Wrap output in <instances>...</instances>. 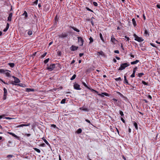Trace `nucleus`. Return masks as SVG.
Wrapping results in <instances>:
<instances>
[{"label":"nucleus","mask_w":160,"mask_h":160,"mask_svg":"<svg viewBox=\"0 0 160 160\" xmlns=\"http://www.w3.org/2000/svg\"><path fill=\"white\" fill-rule=\"evenodd\" d=\"M78 48V47L74 45H72L70 48V49L72 51H75L77 50Z\"/></svg>","instance_id":"nucleus-5"},{"label":"nucleus","mask_w":160,"mask_h":160,"mask_svg":"<svg viewBox=\"0 0 160 160\" xmlns=\"http://www.w3.org/2000/svg\"><path fill=\"white\" fill-rule=\"evenodd\" d=\"M144 34L146 35H148V36H149V34H148V31L146 30H145V31Z\"/></svg>","instance_id":"nucleus-40"},{"label":"nucleus","mask_w":160,"mask_h":160,"mask_svg":"<svg viewBox=\"0 0 160 160\" xmlns=\"http://www.w3.org/2000/svg\"><path fill=\"white\" fill-rule=\"evenodd\" d=\"M12 156H12V155H8L7 156V158H10H10H12Z\"/></svg>","instance_id":"nucleus-51"},{"label":"nucleus","mask_w":160,"mask_h":160,"mask_svg":"<svg viewBox=\"0 0 160 160\" xmlns=\"http://www.w3.org/2000/svg\"><path fill=\"white\" fill-rule=\"evenodd\" d=\"M33 149H34L35 151H36V152H38V153H40V152H41L40 150L39 149H38V148H33Z\"/></svg>","instance_id":"nucleus-23"},{"label":"nucleus","mask_w":160,"mask_h":160,"mask_svg":"<svg viewBox=\"0 0 160 160\" xmlns=\"http://www.w3.org/2000/svg\"><path fill=\"white\" fill-rule=\"evenodd\" d=\"M112 100L115 102H117L118 100L116 99L115 98H113L112 99Z\"/></svg>","instance_id":"nucleus-64"},{"label":"nucleus","mask_w":160,"mask_h":160,"mask_svg":"<svg viewBox=\"0 0 160 160\" xmlns=\"http://www.w3.org/2000/svg\"><path fill=\"white\" fill-rule=\"evenodd\" d=\"M9 24L8 23H7V26L6 27L4 30L3 31L4 32H5L7 31V30L9 28Z\"/></svg>","instance_id":"nucleus-14"},{"label":"nucleus","mask_w":160,"mask_h":160,"mask_svg":"<svg viewBox=\"0 0 160 160\" xmlns=\"http://www.w3.org/2000/svg\"><path fill=\"white\" fill-rule=\"evenodd\" d=\"M14 83H18L20 82V80L18 78H16L14 79Z\"/></svg>","instance_id":"nucleus-17"},{"label":"nucleus","mask_w":160,"mask_h":160,"mask_svg":"<svg viewBox=\"0 0 160 160\" xmlns=\"http://www.w3.org/2000/svg\"><path fill=\"white\" fill-rule=\"evenodd\" d=\"M6 76L8 77H10V74L8 72H6L5 73Z\"/></svg>","instance_id":"nucleus-38"},{"label":"nucleus","mask_w":160,"mask_h":160,"mask_svg":"<svg viewBox=\"0 0 160 160\" xmlns=\"http://www.w3.org/2000/svg\"><path fill=\"white\" fill-rule=\"evenodd\" d=\"M130 64L128 63H125L121 64L120 67L118 69L119 70H122L124 69L126 67L129 66Z\"/></svg>","instance_id":"nucleus-1"},{"label":"nucleus","mask_w":160,"mask_h":160,"mask_svg":"<svg viewBox=\"0 0 160 160\" xmlns=\"http://www.w3.org/2000/svg\"><path fill=\"white\" fill-rule=\"evenodd\" d=\"M27 91L28 92L34 91V90L33 89L27 88Z\"/></svg>","instance_id":"nucleus-27"},{"label":"nucleus","mask_w":160,"mask_h":160,"mask_svg":"<svg viewBox=\"0 0 160 160\" xmlns=\"http://www.w3.org/2000/svg\"><path fill=\"white\" fill-rule=\"evenodd\" d=\"M83 55V53H80L79 54V56L80 57H82Z\"/></svg>","instance_id":"nucleus-54"},{"label":"nucleus","mask_w":160,"mask_h":160,"mask_svg":"<svg viewBox=\"0 0 160 160\" xmlns=\"http://www.w3.org/2000/svg\"><path fill=\"white\" fill-rule=\"evenodd\" d=\"M42 139L44 141V142L48 146H50V145L48 143V142L47 141V140L45 139L44 137H43L42 138Z\"/></svg>","instance_id":"nucleus-16"},{"label":"nucleus","mask_w":160,"mask_h":160,"mask_svg":"<svg viewBox=\"0 0 160 160\" xmlns=\"http://www.w3.org/2000/svg\"><path fill=\"white\" fill-rule=\"evenodd\" d=\"M68 36V34L66 33H62L61 35L58 36L59 38H64L67 37Z\"/></svg>","instance_id":"nucleus-7"},{"label":"nucleus","mask_w":160,"mask_h":160,"mask_svg":"<svg viewBox=\"0 0 160 160\" xmlns=\"http://www.w3.org/2000/svg\"><path fill=\"white\" fill-rule=\"evenodd\" d=\"M111 40L112 42L113 43H115V41H117L113 35L111 36Z\"/></svg>","instance_id":"nucleus-13"},{"label":"nucleus","mask_w":160,"mask_h":160,"mask_svg":"<svg viewBox=\"0 0 160 160\" xmlns=\"http://www.w3.org/2000/svg\"><path fill=\"white\" fill-rule=\"evenodd\" d=\"M55 64H51L47 67V69L48 70L50 71H51L55 68Z\"/></svg>","instance_id":"nucleus-3"},{"label":"nucleus","mask_w":160,"mask_h":160,"mask_svg":"<svg viewBox=\"0 0 160 160\" xmlns=\"http://www.w3.org/2000/svg\"><path fill=\"white\" fill-rule=\"evenodd\" d=\"M5 118L7 119H12V118H11L8 117H5Z\"/></svg>","instance_id":"nucleus-55"},{"label":"nucleus","mask_w":160,"mask_h":160,"mask_svg":"<svg viewBox=\"0 0 160 160\" xmlns=\"http://www.w3.org/2000/svg\"><path fill=\"white\" fill-rule=\"evenodd\" d=\"M76 74H74L72 76V77L70 78V80H74L76 77Z\"/></svg>","instance_id":"nucleus-25"},{"label":"nucleus","mask_w":160,"mask_h":160,"mask_svg":"<svg viewBox=\"0 0 160 160\" xmlns=\"http://www.w3.org/2000/svg\"><path fill=\"white\" fill-rule=\"evenodd\" d=\"M121 120L123 122L125 123V120H124L123 119V118H121Z\"/></svg>","instance_id":"nucleus-60"},{"label":"nucleus","mask_w":160,"mask_h":160,"mask_svg":"<svg viewBox=\"0 0 160 160\" xmlns=\"http://www.w3.org/2000/svg\"><path fill=\"white\" fill-rule=\"evenodd\" d=\"M4 93H7V90L5 88H4Z\"/></svg>","instance_id":"nucleus-44"},{"label":"nucleus","mask_w":160,"mask_h":160,"mask_svg":"<svg viewBox=\"0 0 160 160\" xmlns=\"http://www.w3.org/2000/svg\"><path fill=\"white\" fill-rule=\"evenodd\" d=\"M78 42L79 43V45L81 46H82L84 42L83 40L81 37H78Z\"/></svg>","instance_id":"nucleus-4"},{"label":"nucleus","mask_w":160,"mask_h":160,"mask_svg":"<svg viewBox=\"0 0 160 160\" xmlns=\"http://www.w3.org/2000/svg\"><path fill=\"white\" fill-rule=\"evenodd\" d=\"M47 54V52H45L43 55H42V56H41V57L42 58H43L44 57H45L46 55Z\"/></svg>","instance_id":"nucleus-33"},{"label":"nucleus","mask_w":160,"mask_h":160,"mask_svg":"<svg viewBox=\"0 0 160 160\" xmlns=\"http://www.w3.org/2000/svg\"><path fill=\"white\" fill-rule=\"evenodd\" d=\"M12 13H11L9 14V16L8 18V21L10 22L12 20Z\"/></svg>","instance_id":"nucleus-9"},{"label":"nucleus","mask_w":160,"mask_h":160,"mask_svg":"<svg viewBox=\"0 0 160 160\" xmlns=\"http://www.w3.org/2000/svg\"><path fill=\"white\" fill-rule=\"evenodd\" d=\"M93 5L95 6H98V3L97 2H93Z\"/></svg>","instance_id":"nucleus-45"},{"label":"nucleus","mask_w":160,"mask_h":160,"mask_svg":"<svg viewBox=\"0 0 160 160\" xmlns=\"http://www.w3.org/2000/svg\"><path fill=\"white\" fill-rule=\"evenodd\" d=\"M31 125L30 123H28L27 124H22L17 126V128H19L20 127H22L23 126H29Z\"/></svg>","instance_id":"nucleus-8"},{"label":"nucleus","mask_w":160,"mask_h":160,"mask_svg":"<svg viewBox=\"0 0 160 160\" xmlns=\"http://www.w3.org/2000/svg\"><path fill=\"white\" fill-rule=\"evenodd\" d=\"M7 93H4L3 98L4 100L6 99L7 98Z\"/></svg>","instance_id":"nucleus-28"},{"label":"nucleus","mask_w":160,"mask_h":160,"mask_svg":"<svg viewBox=\"0 0 160 160\" xmlns=\"http://www.w3.org/2000/svg\"><path fill=\"white\" fill-rule=\"evenodd\" d=\"M23 15H24L26 18H27L28 17V14L26 11H24V12L23 14Z\"/></svg>","instance_id":"nucleus-30"},{"label":"nucleus","mask_w":160,"mask_h":160,"mask_svg":"<svg viewBox=\"0 0 160 160\" xmlns=\"http://www.w3.org/2000/svg\"><path fill=\"white\" fill-rule=\"evenodd\" d=\"M79 109L81 110L84 111H89V110L87 108H83V107H81L79 108Z\"/></svg>","instance_id":"nucleus-20"},{"label":"nucleus","mask_w":160,"mask_h":160,"mask_svg":"<svg viewBox=\"0 0 160 160\" xmlns=\"http://www.w3.org/2000/svg\"><path fill=\"white\" fill-rule=\"evenodd\" d=\"M99 35H100V38L102 40V41L103 42H104V39L103 38L102 35V34L101 33H100V34H99Z\"/></svg>","instance_id":"nucleus-26"},{"label":"nucleus","mask_w":160,"mask_h":160,"mask_svg":"<svg viewBox=\"0 0 160 160\" xmlns=\"http://www.w3.org/2000/svg\"><path fill=\"white\" fill-rule=\"evenodd\" d=\"M88 89L90 90L92 92H96V93H98V92H97V91H96V90L92 89V88H89H89H88Z\"/></svg>","instance_id":"nucleus-41"},{"label":"nucleus","mask_w":160,"mask_h":160,"mask_svg":"<svg viewBox=\"0 0 160 160\" xmlns=\"http://www.w3.org/2000/svg\"><path fill=\"white\" fill-rule=\"evenodd\" d=\"M85 121L86 122H87L89 123L90 124H92L91 123V122H90V121L89 120H88L87 119H85Z\"/></svg>","instance_id":"nucleus-49"},{"label":"nucleus","mask_w":160,"mask_h":160,"mask_svg":"<svg viewBox=\"0 0 160 160\" xmlns=\"http://www.w3.org/2000/svg\"><path fill=\"white\" fill-rule=\"evenodd\" d=\"M82 132V130L81 128L78 129L77 131V133L79 134L81 133Z\"/></svg>","instance_id":"nucleus-24"},{"label":"nucleus","mask_w":160,"mask_h":160,"mask_svg":"<svg viewBox=\"0 0 160 160\" xmlns=\"http://www.w3.org/2000/svg\"><path fill=\"white\" fill-rule=\"evenodd\" d=\"M124 83L127 84L129 85V83L127 79L126 75H124Z\"/></svg>","instance_id":"nucleus-12"},{"label":"nucleus","mask_w":160,"mask_h":160,"mask_svg":"<svg viewBox=\"0 0 160 160\" xmlns=\"http://www.w3.org/2000/svg\"><path fill=\"white\" fill-rule=\"evenodd\" d=\"M115 80L116 81H121L122 80V79H121V78L120 77H119L118 78H115Z\"/></svg>","instance_id":"nucleus-42"},{"label":"nucleus","mask_w":160,"mask_h":160,"mask_svg":"<svg viewBox=\"0 0 160 160\" xmlns=\"http://www.w3.org/2000/svg\"><path fill=\"white\" fill-rule=\"evenodd\" d=\"M26 135L28 137H29L31 135L30 134H26Z\"/></svg>","instance_id":"nucleus-62"},{"label":"nucleus","mask_w":160,"mask_h":160,"mask_svg":"<svg viewBox=\"0 0 160 160\" xmlns=\"http://www.w3.org/2000/svg\"><path fill=\"white\" fill-rule=\"evenodd\" d=\"M83 84V85L85 87H86V88H89V87H88L87 85V84H86V83L84 82H82Z\"/></svg>","instance_id":"nucleus-36"},{"label":"nucleus","mask_w":160,"mask_h":160,"mask_svg":"<svg viewBox=\"0 0 160 160\" xmlns=\"http://www.w3.org/2000/svg\"><path fill=\"white\" fill-rule=\"evenodd\" d=\"M14 82L12 81V82L11 83H11V84H12L13 85H17V84H15L14 83Z\"/></svg>","instance_id":"nucleus-58"},{"label":"nucleus","mask_w":160,"mask_h":160,"mask_svg":"<svg viewBox=\"0 0 160 160\" xmlns=\"http://www.w3.org/2000/svg\"><path fill=\"white\" fill-rule=\"evenodd\" d=\"M74 88L77 90H80V86L78 84L75 83L73 85Z\"/></svg>","instance_id":"nucleus-6"},{"label":"nucleus","mask_w":160,"mask_h":160,"mask_svg":"<svg viewBox=\"0 0 160 160\" xmlns=\"http://www.w3.org/2000/svg\"><path fill=\"white\" fill-rule=\"evenodd\" d=\"M8 133H9V134L12 135L13 136L15 137L16 138H17L18 139L19 138V137H18L15 134H14L12 132H8Z\"/></svg>","instance_id":"nucleus-11"},{"label":"nucleus","mask_w":160,"mask_h":160,"mask_svg":"<svg viewBox=\"0 0 160 160\" xmlns=\"http://www.w3.org/2000/svg\"><path fill=\"white\" fill-rule=\"evenodd\" d=\"M114 52L115 53H119V51L118 50H115L114 51Z\"/></svg>","instance_id":"nucleus-50"},{"label":"nucleus","mask_w":160,"mask_h":160,"mask_svg":"<svg viewBox=\"0 0 160 160\" xmlns=\"http://www.w3.org/2000/svg\"><path fill=\"white\" fill-rule=\"evenodd\" d=\"M7 71V70H4L3 69H0V73H5L6 71Z\"/></svg>","instance_id":"nucleus-32"},{"label":"nucleus","mask_w":160,"mask_h":160,"mask_svg":"<svg viewBox=\"0 0 160 160\" xmlns=\"http://www.w3.org/2000/svg\"><path fill=\"white\" fill-rule=\"evenodd\" d=\"M38 0H36L34 2V3L35 4H38Z\"/></svg>","instance_id":"nucleus-56"},{"label":"nucleus","mask_w":160,"mask_h":160,"mask_svg":"<svg viewBox=\"0 0 160 160\" xmlns=\"http://www.w3.org/2000/svg\"><path fill=\"white\" fill-rule=\"evenodd\" d=\"M132 21L133 24V25L134 26V27L136 26V22L135 20V19L134 18H133L132 19Z\"/></svg>","instance_id":"nucleus-19"},{"label":"nucleus","mask_w":160,"mask_h":160,"mask_svg":"<svg viewBox=\"0 0 160 160\" xmlns=\"http://www.w3.org/2000/svg\"><path fill=\"white\" fill-rule=\"evenodd\" d=\"M135 73L133 72L132 74L131 75V77L132 78H133V77H135Z\"/></svg>","instance_id":"nucleus-47"},{"label":"nucleus","mask_w":160,"mask_h":160,"mask_svg":"<svg viewBox=\"0 0 160 160\" xmlns=\"http://www.w3.org/2000/svg\"><path fill=\"white\" fill-rule=\"evenodd\" d=\"M99 96H100L102 97H104V95H105L107 96H108L109 95L108 93L105 92H102V94H98Z\"/></svg>","instance_id":"nucleus-10"},{"label":"nucleus","mask_w":160,"mask_h":160,"mask_svg":"<svg viewBox=\"0 0 160 160\" xmlns=\"http://www.w3.org/2000/svg\"><path fill=\"white\" fill-rule=\"evenodd\" d=\"M89 39L90 40V43H91L93 42V39L91 37H90Z\"/></svg>","instance_id":"nucleus-39"},{"label":"nucleus","mask_w":160,"mask_h":160,"mask_svg":"<svg viewBox=\"0 0 160 160\" xmlns=\"http://www.w3.org/2000/svg\"><path fill=\"white\" fill-rule=\"evenodd\" d=\"M137 69V67H135L134 68L133 72L134 73H135V72H136V71Z\"/></svg>","instance_id":"nucleus-43"},{"label":"nucleus","mask_w":160,"mask_h":160,"mask_svg":"<svg viewBox=\"0 0 160 160\" xmlns=\"http://www.w3.org/2000/svg\"><path fill=\"white\" fill-rule=\"evenodd\" d=\"M125 38H127V41H129V37H127L126 36H125Z\"/></svg>","instance_id":"nucleus-53"},{"label":"nucleus","mask_w":160,"mask_h":160,"mask_svg":"<svg viewBox=\"0 0 160 160\" xmlns=\"http://www.w3.org/2000/svg\"><path fill=\"white\" fill-rule=\"evenodd\" d=\"M120 114L121 116H122L123 115V112L122 111H120Z\"/></svg>","instance_id":"nucleus-48"},{"label":"nucleus","mask_w":160,"mask_h":160,"mask_svg":"<svg viewBox=\"0 0 160 160\" xmlns=\"http://www.w3.org/2000/svg\"><path fill=\"white\" fill-rule=\"evenodd\" d=\"M52 127H53L54 128H55L56 127V125L54 124H52L51 125Z\"/></svg>","instance_id":"nucleus-57"},{"label":"nucleus","mask_w":160,"mask_h":160,"mask_svg":"<svg viewBox=\"0 0 160 160\" xmlns=\"http://www.w3.org/2000/svg\"><path fill=\"white\" fill-rule=\"evenodd\" d=\"M134 36L135 38V40H136L139 42H142L143 41V39L142 38L138 37L135 34H134Z\"/></svg>","instance_id":"nucleus-2"},{"label":"nucleus","mask_w":160,"mask_h":160,"mask_svg":"<svg viewBox=\"0 0 160 160\" xmlns=\"http://www.w3.org/2000/svg\"><path fill=\"white\" fill-rule=\"evenodd\" d=\"M142 83L144 85H148V83L147 82H145L143 81H142Z\"/></svg>","instance_id":"nucleus-46"},{"label":"nucleus","mask_w":160,"mask_h":160,"mask_svg":"<svg viewBox=\"0 0 160 160\" xmlns=\"http://www.w3.org/2000/svg\"><path fill=\"white\" fill-rule=\"evenodd\" d=\"M45 145V144L44 143H42L41 144V146L42 147H44Z\"/></svg>","instance_id":"nucleus-59"},{"label":"nucleus","mask_w":160,"mask_h":160,"mask_svg":"<svg viewBox=\"0 0 160 160\" xmlns=\"http://www.w3.org/2000/svg\"><path fill=\"white\" fill-rule=\"evenodd\" d=\"M134 125L136 129H138V124L136 122H134Z\"/></svg>","instance_id":"nucleus-29"},{"label":"nucleus","mask_w":160,"mask_h":160,"mask_svg":"<svg viewBox=\"0 0 160 160\" xmlns=\"http://www.w3.org/2000/svg\"><path fill=\"white\" fill-rule=\"evenodd\" d=\"M157 7L158 8H160V4H157Z\"/></svg>","instance_id":"nucleus-61"},{"label":"nucleus","mask_w":160,"mask_h":160,"mask_svg":"<svg viewBox=\"0 0 160 160\" xmlns=\"http://www.w3.org/2000/svg\"><path fill=\"white\" fill-rule=\"evenodd\" d=\"M5 116L4 115H0V119H1L3 118Z\"/></svg>","instance_id":"nucleus-63"},{"label":"nucleus","mask_w":160,"mask_h":160,"mask_svg":"<svg viewBox=\"0 0 160 160\" xmlns=\"http://www.w3.org/2000/svg\"><path fill=\"white\" fill-rule=\"evenodd\" d=\"M49 60V58L47 59L44 61V62L45 64L47 63L48 62Z\"/></svg>","instance_id":"nucleus-37"},{"label":"nucleus","mask_w":160,"mask_h":160,"mask_svg":"<svg viewBox=\"0 0 160 160\" xmlns=\"http://www.w3.org/2000/svg\"><path fill=\"white\" fill-rule=\"evenodd\" d=\"M86 8L87 9V10L89 11H91V12H93V11L91 9H90L88 8Z\"/></svg>","instance_id":"nucleus-52"},{"label":"nucleus","mask_w":160,"mask_h":160,"mask_svg":"<svg viewBox=\"0 0 160 160\" xmlns=\"http://www.w3.org/2000/svg\"><path fill=\"white\" fill-rule=\"evenodd\" d=\"M139 60H137L136 61L133 62H131V64L132 65H134L136 64L138 62H139Z\"/></svg>","instance_id":"nucleus-15"},{"label":"nucleus","mask_w":160,"mask_h":160,"mask_svg":"<svg viewBox=\"0 0 160 160\" xmlns=\"http://www.w3.org/2000/svg\"><path fill=\"white\" fill-rule=\"evenodd\" d=\"M144 74L143 73H139L138 74V76L139 77H141L142 75H144Z\"/></svg>","instance_id":"nucleus-31"},{"label":"nucleus","mask_w":160,"mask_h":160,"mask_svg":"<svg viewBox=\"0 0 160 160\" xmlns=\"http://www.w3.org/2000/svg\"><path fill=\"white\" fill-rule=\"evenodd\" d=\"M66 101V99H62L61 102V104H64L65 103Z\"/></svg>","instance_id":"nucleus-34"},{"label":"nucleus","mask_w":160,"mask_h":160,"mask_svg":"<svg viewBox=\"0 0 160 160\" xmlns=\"http://www.w3.org/2000/svg\"><path fill=\"white\" fill-rule=\"evenodd\" d=\"M70 28H72V29H73L74 31L78 32H80V31L79 29H77V28L74 27H72V26H70Z\"/></svg>","instance_id":"nucleus-18"},{"label":"nucleus","mask_w":160,"mask_h":160,"mask_svg":"<svg viewBox=\"0 0 160 160\" xmlns=\"http://www.w3.org/2000/svg\"><path fill=\"white\" fill-rule=\"evenodd\" d=\"M28 33L29 35H31L32 34V31L29 30L28 32Z\"/></svg>","instance_id":"nucleus-35"},{"label":"nucleus","mask_w":160,"mask_h":160,"mask_svg":"<svg viewBox=\"0 0 160 160\" xmlns=\"http://www.w3.org/2000/svg\"><path fill=\"white\" fill-rule=\"evenodd\" d=\"M8 64L11 68H13L15 65L13 63H9Z\"/></svg>","instance_id":"nucleus-21"},{"label":"nucleus","mask_w":160,"mask_h":160,"mask_svg":"<svg viewBox=\"0 0 160 160\" xmlns=\"http://www.w3.org/2000/svg\"><path fill=\"white\" fill-rule=\"evenodd\" d=\"M98 53L100 55H101L102 56H103L104 55V53L102 51H101L99 52H98Z\"/></svg>","instance_id":"nucleus-22"}]
</instances>
